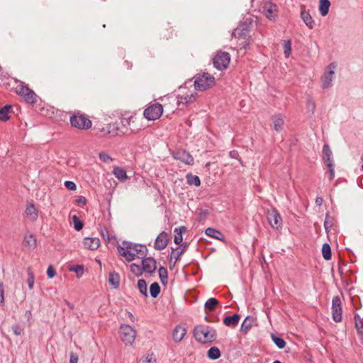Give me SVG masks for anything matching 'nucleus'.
<instances>
[{"label": "nucleus", "mask_w": 363, "mask_h": 363, "mask_svg": "<svg viewBox=\"0 0 363 363\" xmlns=\"http://www.w3.org/2000/svg\"><path fill=\"white\" fill-rule=\"evenodd\" d=\"M119 254L124 257L128 262L134 260L136 257H143L146 255L147 248L145 245L123 242V246L118 247Z\"/></svg>", "instance_id": "obj_1"}, {"label": "nucleus", "mask_w": 363, "mask_h": 363, "mask_svg": "<svg viewBox=\"0 0 363 363\" xmlns=\"http://www.w3.org/2000/svg\"><path fill=\"white\" fill-rule=\"evenodd\" d=\"M194 335L196 340L201 343L212 342L216 339V330L208 325H199L195 327Z\"/></svg>", "instance_id": "obj_2"}, {"label": "nucleus", "mask_w": 363, "mask_h": 363, "mask_svg": "<svg viewBox=\"0 0 363 363\" xmlns=\"http://www.w3.org/2000/svg\"><path fill=\"white\" fill-rule=\"evenodd\" d=\"M215 84V78L208 73L196 74L194 77V86L197 91H206Z\"/></svg>", "instance_id": "obj_3"}, {"label": "nucleus", "mask_w": 363, "mask_h": 363, "mask_svg": "<svg viewBox=\"0 0 363 363\" xmlns=\"http://www.w3.org/2000/svg\"><path fill=\"white\" fill-rule=\"evenodd\" d=\"M69 122L72 127L81 130H89L92 126L91 121L80 112L73 113L69 118Z\"/></svg>", "instance_id": "obj_4"}, {"label": "nucleus", "mask_w": 363, "mask_h": 363, "mask_svg": "<svg viewBox=\"0 0 363 363\" xmlns=\"http://www.w3.org/2000/svg\"><path fill=\"white\" fill-rule=\"evenodd\" d=\"M120 335L121 340L126 345H131L135 339L136 331L129 325H122L120 328Z\"/></svg>", "instance_id": "obj_5"}, {"label": "nucleus", "mask_w": 363, "mask_h": 363, "mask_svg": "<svg viewBox=\"0 0 363 363\" xmlns=\"http://www.w3.org/2000/svg\"><path fill=\"white\" fill-rule=\"evenodd\" d=\"M16 89V93L22 96L26 102L29 104L36 103L37 95L28 86L21 84L17 86Z\"/></svg>", "instance_id": "obj_6"}, {"label": "nucleus", "mask_w": 363, "mask_h": 363, "mask_svg": "<svg viewBox=\"0 0 363 363\" xmlns=\"http://www.w3.org/2000/svg\"><path fill=\"white\" fill-rule=\"evenodd\" d=\"M163 113V107L160 104L156 103L145 109L143 115L150 121L158 119Z\"/></svg>", "instance_id": "obj_7"}, {"label": "nucleus", "mask_w": 363, "mask_h": 363, "mask_svg": "<svg viewBox=\"0 0 363 363\" xmlns=\"http://www.w3.org/2000/svg\"><path fill=\"white\" fill-rule=\"evenodd\" d=\"M230 61V56L227 52H218L213 58L214 67L219 69L223 70L228 67Z\"/></svg>", "instance_id": "obj_8"}, {"label": "nucleus", "mask_w": 363, "mask_h": 363, "mask_svg": "<svg viewBox=\"0 0 363 363\" xmlns=\"http://www.w3.org/2000/svg\"><path fill=\"white\" fill-rule=\"evenodd\" d=\"M336 68V65L335 63H330L326 68V71L325 72L323 77V84L322 86L323 89L328 88L332 86V82L333 79V77L335 74V69Z\"/></svg>", "instance_id": "obj_9"}, {"label": "nucleus", "mask_w": 363, "mask_h": 363, "mask_svg": "<svg viewBox=\"0 0 363 363\" xmlns=\"http://www.w3.org/2000/svg\"><path fill=\"white\" fill-rule=\"evenodd\" d=\"M333 319L335 322L339 323L342 320V305L339 296H335L332 301Z\"/></svg>", "instance_id": "obj_10"}, {"label": "nucleus", "mask_w": 363, "mask_h": 363, "mask_svg": "<svg viewBox=\"0 0 363 363\" xmlns=\"http://www.w3.org/2000/svg\"><path fill=\"white\" fill-rule=\"evenodd\" d=\"M274 229L280 234H285L289 231V228L284 226L280 214L275 209H274Z\"/></svg>", "instance_id": "obj_11"}, {"label": "nucleus", "mask_w": 363, "mask_h": 363, "mask_svg": "<svg viewBox=\"0 0 363 363\" xmlns=\"http://www.w3.org/2000/svg\"><path fill=\"white\" fill-rule=\"evenodd\" d=\"M103 136L114 137L119 134L120 129L117 123H108L101 129Z\"/></svg>", "instance_id": "obj_12"}, {"label": "nucleus", "mask_w": 363, "mask_h": 363, "mask_svg": "<svg viewBox=\"0 0 363 363\" xmlns=\"http://www.w3.org/2000/svg\"><path fill=\"white\" fill-rule=\"evenodd\" d=\"M169 238L167 233L165 232H162L158 235L156 238L154 247L157 250H164L168 245Z\"/></svg>", "instance_id": "obj_13"}, {"label": "nucleus", "mask_w": 363, "mask_h": 363, "mask_svg": "<svg viewBox=\"0 0 363 363\" xmlns=\"http://www.w3.org/2000/svg\"><path fill=\"white\" fill-rule=\"evenodd\" d=\"M173 156L176 160H180L186 164H192L194 163L193 157L186 150H177L173 154Z\"/></svg>", "instance_id": "obj_14"}, {"label": "nucleus", "mask_w": 363, "mask_h": 363, "mask_svg": "<svg viewBox=\"0 0 363 363\" xmlns=\"http://www.w3.org/2000/svg\"><path fill=\"white\" fill-rule=\"evenodd\" d=\"M143 269L147 273L152 274L157 269L156 260L152 257L144 258L142 261Z\"/></svg>", "instance_id": "obj_15"}, {"label": "nucleus", "mask_w": 363, "mask_h": 363, "mask_svg": "<svg viewBox=\"0 0 363 363\" xmlns=\"http://www.w3.org/2000/svg\"><path fill=\"white\" fill-rule=\"evenodd\" d=\"M187 246H188L187 242H184V243L181 244L180 247L172 249V252L171 257H170V262H172V259H174L173 266L175 265L179 259L180 256L185 252Z\"/></svg>", "instance_id": "obj_16"}, {"label": "nucleus", "mask_w": 363, "mask_h": 363, "mask_svg": "<svg viewBox=\"0 0 363 363\" xmlns=\"http://www.w3.org/2000/svg\"><path fill=\"white\" fill-rule=\"evenodd\" d=\"M186 333V330L184 326L177 325L173 330L172 336L175 342H179L182 340Z\"/></svg>", "instance_id": "obj_17"}, {"label": "nucleus", "mask_w": 363, "mask_h": 363, "mask_svg": "<svg viewBox=\"0 0 363 363\" xmlns=\"http://www.w3.org/2000/svg\"><path fill=\"white\" fill-rule=\"evenodd\" d=\"M84 245L89 250H95L100 246V240L97 238H85Z\"/></svg>", "instance_id": "obj_18"}, {"label": "nucleus", "mask_w": 363, "mask_h": 363, "mask_svg": "<svg viewBox=\"0 0 363 363\" xmlns=\"http://www.w3.org/2000/svg\"><path fill=\"white\" fill-rule=\"evenodd\" d=\"M323 160L326 165L333 162V152L328 144L323 145Z\"/></svg>", "instance_id": "obj_19"}, {"label": "nucleus", "mask_w": 363, "mask_h": 363, "mask_svg": "<svg viewBox=\"0 0 363 363\" xmlns=\"http://www.w3.org/2000/svg\"><path fill=\"white\" fill-rule=\"evenodd\" d=\"M240 318V315L236 313L231 316H226L223 320V323L226 326L235 327L238 324Z\"/></svg>", "instance_id": "obj_20"}, {"label": "nucleus", "mask_w": 363, "mask_h": 363, "mask_svg": "<svg viewBox=\"0 0 363 363\" xmlns=\"http://www.w3.org/2000/svg\"><path fill=\"white\" fill-rule=\"evenodd\" d=\"M301 18L309 28H313L315 23L309 12L305 10L301 11Z\"/></svg>", "instance_id": "obj_21"}, {"label": "nucleus", "mask_w": 363, "mask_h": 363, "mask_svg": "<svg viewBox=\"0 0 363 363\" xmlns=\"http://www.w3.org/2000/svg\"><path fill=\"white\" fill-rule=\"evenodd\" d=\"M196 94H191L190 95L186 96H182L179 97L177 104L179 106L183 104V105H187L189 104L193 103L196 99Z\"/></svg>", "instance_id": "obj_22"}, {"label": "nucleus", "mask_w": 363, "mask_h": 363, "mask_svg": "<svg viewBox=\"0 0 363 363\" xmlns=\"http://www.w3.org/2000/svg\"><path fill=\"white\" fill-rule=\"evenodd\" d=\"M254 323V318L251 315H247L245 320H243L241 327L240 331L244 333H247L249 330L252 328Z\"/></svg>", "instance_id": "obj_23"}, {"label": "nucleus", "mask_w": 363, "mask_h": 363, "mask_svg": "<svg viewBox=\"0 0 363 363\" xmlns=\"http://www.w3.org/2000/svg\"><path fill=\"white\" fill-rule=\"evenodd\" d=\"M284 121L281 114L279 113L274 117V129L277 131L284 130Z\"/></svg>", "instance_id": "obj_24"}, {"label": "nucleus", "mask_w": 363, "mask_h": 363, "mask_svg": "<svg viewBox=\"0 0 363 363\" xmlns=\"http://www.w3.org/2000/svg\"><path fill=\"white\" fill-rule=\"evenodd\" d=\"M330 6L329 0H319V11L323 16H325L328 13Z\"/></svg>", "instance_id": "obj_25"}, {"label": "nucleus", "mask_w": 363, "mask_h": 363, "mask_svg": "<svg viewBox=\"0 0 363 363\" xmlns=\"http://www.w3.org/2000/svg\"><path fill=\"white\" fill-rule=\"evenodd\" d=\"M206 234L211 237L216 238L219 240H224V235L218 230L213 228H208L206 231Z\"/></svg>", "instance_id": "obj_26"}, {"label": "nucleus", "mask_w": 363, "mask_h": 363, "mask_svg": "<svg viewBox=\"0 0 363 363\" xmlns=\"http://www.w3.org/2000/svg\"><path fill=\"white\" fill-rule=\"evenodd\" d=\"M186 228L185 226H181L174 229V233L176 235H174V241L176 244H182V233L186 232Z\"/></svg>", "instance_id": "obj_27"}, {"label": "nucleus", "mask_w": 363, "mask_h": 363, "mask_svg": "<svg viewBox=\"0 0 363 363\" xmlns=\"http://www.w3.org/2000/svg\"><path fill=\"white\" fill-rule=\"evenodd\" d=\"M108 283L115 289L119 287L120 285V276L118 273L111 272L108 276Z\"/></svg>", "instance_id": "obj_28"}, {"label": "nucleus", "mask_w": 363, "mask_h": 363, "mask_svg": "<svg viewBox=\"0 0 363 363\" xmlns=\"http://www.w3.org/2000/svg\"><path fill=\"white\" fill-rule=\"evenodd\" d=\"M27 216L32 220H35L38 218V212L33 204L28 205L26 209Z\"/></svg>", "instance_id": "obj_29"}, {"label": "nucleus", "mask_w": 363, "mask_h": 363, "mask_svg": "<svg viewBox=\"0 0 363 363\" xmlns=\"http://www.w3.org/2000/svg\"><path fill=\"white\" fill-rule=\"evenodd\" d=\"M248 35V30L247 29L241 28L240 27L237 28L233 33V36L238 39L245 40Z\"/></svg>", "instance_id": "obj_30"}, {"label": "nucleus", "mask_w": 363, "mask_h": 363, "mask_svg": "<svg viewBox=\"0 0 363 363\" xmlns=\"http://www.w3.org/2000/svg\"><path fill=\"white\" fill-rule=\"evenodd\" d=\"M207 356L211 359H218L220 357V350L217 347H212L208 350Z\"/></svg>", "instance_id": "obj_31"}, {"label": "nucleus", "mask_w": 363, "mask_h": 363, "mask_svg": "<svg viewBox=\"0 0 363 363\" xmlns=\"http://www.w3.org/2000/svg\"><path fill=\"white\" fill-rule=\"evenodd\" d=\"M11 108V106L6 105L3 108L0 109V120L3 121H6L9 119V111Z\"/></svg>", "instance_id": "obj_32"}, {"label": "nucleus", "mask_w": 363, "mask_h": 363, "mask_svg": "<svg viewBox=\"0 0 363 363\" xmlns=\"http://www.w3.org/2000/svg\"><path fill=\"white\" fill-rule=\"evenodd\" d=\"M24 244L28 247L33 249L36 245V239L33 235H26L24 238Z\"/></svg>", "instance_id": "obj_33"}, {"label": "nucleus", "mask_w": 363, "mask_h": 363, "mask_svg": "<svg viewBox=\"0 0 363 363\" xmlns=\"http://www.w3.org/2000/svg\"><path fill=\"white\" fill-rule=\"evenodd\" d=\"M186 180H187V183L189 185H194L195 186H199L201 184L200 179L196 175L188 174L186 175Z\"/></svg>", "instance_id": "obj_34"}, {"label": "nucleus", "mask_w": 363, "mask_h": 363, "mask_svg": "<svg viewBox=\"0 0 363 363\" xmlns=\"http://www.w3.org/2000/svg\"><path fill=\"white\" fill-rule=\"evenodd\" d=\"M150 296L152 298H156L160 293V286L157 282L152 283L150 286Z\"/></svg>", "instance_id": "obj_35"}, {"label": "nucleus", "mask_w": 363, "mask_h": 363, "mask_svg": "<svg viewBox=\"0 0 363 363\" xmlns=\"http://www.w3.org/2000/svg\"><path fill=\"white\" fill-rule=\"evenodd\" d=\"M113 172L115 177L118 179H125L127 178L126 172L123 168L118 167H115Z\"/></svg>", "instance_id": "obj_36"}, {"label": "nucleus", "mask_w": 363, "mask_h": 363, "mask_svg": "<svg viewBox=\"0 0 363 363\" xmlns=\"http://www.w3.org/2000/svg\"><path fill=\"white\" fill-rule=\"evenodd\" d=\"M218 304H219V301L216 298H210L205 303V307H206V308L212 311L215 309L216 306H218Z\"/></svg>", "instance_id": "obj_37"}, {"label": "nucleus", "mask_w": 363, "mask_h": 363, "mask_svg": "<svg viewBox=\"0 0 363 363\" xmlns=\"http://www.w3.org/2000/svg\"><path fill=\"white\" fill-rule=\"evenodd\" d=\"M323 257L325 260H329L331 258V249L328 243H325L322 247Z\"/></svg>", "instance_id": "obj_38"}, {"label": "nucleus", "mask_w": 363, "mask_h": 363, "mask_svg": "<svg viewBox=\"0 0 363 363\" xmlns=\"http://www.w3.org/2000/svg\"><path fill=\"white\" fill-rule=\"evenodd\" d=\"M138 287L140 292L145 296H147V286L144 279H140L138 281Z\"/></svg>", "instance_id": "obj_39"}, {"label": "nucleus", "mask_w": 363, "mask_h": 363, "mask_svg": "<svg viewBox=\"0 0 363 363\" xmlns=\"http://www.w3.org/2000/svg\"><path fill=\"white\" fill-rule=\"evenodd\" d=\"M159 277L162 283L164 284L167 282L168 274L167 270L164 267H160L158 269Z\"/></svg>", "instance_id": "obj_40"}, {"label": "nucleus", "mask_w": 363, "mask_h": 363, "mask_svg": "<svg viewBox=\"0 0 363 363\" xmlns=\"http://www.w3.org/2000/svg\"><path fill=\"white\" fill-rule=\"evenodd\" d=\"M138 363H156V358L152 353L147 354L139 360Z\"/></svg>", "instance_id": "obj_41"}, {"label": "nucleus", "mask_w": 363, "mask_h": 363, "mask_svg": "<svg viewBox=\"0 0 363 363\" xmlns=\"http://www.w3.org/2000/svg\"><path fill=\"white\" fill-rule=\"evenodd\" d=\"M284 53L286 57H289L291 51V40L283 41Z\"/></svg>", "instance_id": "obj_42"}, {"label": "nucleus", "mask_w": 363, "mask_h": 363, "mask_svg": "<svg viewBox=\"0 0 363 363\" xmlns=\"http://www.w3.org/2000/svg\"><path fill=\"white\" fill-rule=\"evenodd\" d=\"M28 277L27 282H28V287L30 289H33V285H34V281H35V277H34L33 272H32V270L30 268L28 269Z\"/></svg>", "instance_id": "obj_43"}, {"label": "nucleus", "mask_w": 363, "mask_h": 363, "mask_svg": "<svg viewBox=\"0 0 363 363\" xmlns=\"http://www.w3.org/2000/svg\"><path fill=\"white\" fill-rule=\"evenodd\" d=\"M333 218L329 216L328 213H326L325 219L324 221V227L327 232H328L330 229V228L333 226Z\"/></svg>", "instance_id": "obj_44"}, {"label": "nucleus", "mask_w": 363, "mask_h": 363, "mask_svg": "<svg viewBox=\"0 0 363 363\" xmlns=\"http://www.w3.org/2000/svg\"><path fill=\"white\" fill-rule=\"evenodd\" d=\"M130 267V271L135 275L138 277L142 274L143 268H141L140 267V265L133 263V264H131Z\"/></svg>", "instance_id": "obj_45"}, {"label": "nucleus", "mask_w": 363, "mask_h": 363, "mask_svg": "<svg viewBox=\"0 0 363 363\" xmlns=\"http://www.w3.org/2000/svg\"><path fill=\"white\" fill-rule=\"evenodd\" d=\"M274 344H275L279 349H283L286 346V342L284 339L274 335Z\"/></svg>", "instance_id": "obj_46"}, {"label": "nucleus", "mask_w": 363, "mask_h": 363, "mask_svg": "<svg viewBox=\"0 0 363 363\" xmlns=\"http://www.w3.org/2000/svg\"><path fill=\"white\" fill-rule=\"evenodd\" d=\"M74 226L76 230L79 231L83 228V223L79 220L77 216H74L73 218Z\"/></svg>", "instance_id": "obj_47"}, {"label": "nucleus", "mask_w": 363, "mask_h": 363, "mask_svg": "<svg viewBox=\"0 0 363 363\" xmlns=\"http://www.w3.org/2000/svg\"><path fill=\"white\" fill-rule=\"evenodd\" d=\"M70 270L76 272L78 277H81L84 274V267L82 265H77L71 268Z\"/></svg>", "instance_id": "obj_48"}, {"label": "nucleus", "mask_w": 363, "mask_h": 363, "mask_svg": "<svg viewBox=\"0 0 363 363\" xmlns=\"http://www.w3.org/2000/svg\"><path fill=\"white\" fill-rule=\"evenodd\" d=\"M99 157L101 161L106 163H109L112 161V158L105 152H100Z\"/></svg>", "instance_id": "obj_49"}, {"label": "nucleus", "mask_w": 363, "mask_h": 363, "mask_svg": "<svg viewBox=\"0 0 363 363\" xmlns=\"http://www.w3.org/2000/svg\"><path fill=\"white\" fill-rule=\"evenodd\" d=\"M315 108V102L310 98L307 100V109L309 111H311L312 113H314Z\"/></svg>", "instance_id": "obj_50"}, {"label": "nucleus", "mask_w": 363, "mask_h": 363, "mask_svg": "<svg viewBox=\"0 0 363 363\" xmlns=\"http://www.w3.org/2000/svg\"><path fill=\"white\" fill-rule=\"evenodd\" d=\"M327 166L329 168V179L332 180L335 177V165L333 163H330Z\"/></svg>", "instance_id": "obj_51"}, {"label": "nucleus", "mask_w": 363, "mask_h": 363, "mask_svg": "<svg viewBox=\"0 0 363 363\" xmlns=\"http://www.w3.org/2000/svg\"><path fill=\"white\" fill-rule=\"evenodd\" d=\"M65 186L67 189L72 191H74L77 189L76 184L72 181H66L65 182Z\"/></svg>", "instance_id": "obj_52"}, {"label": "nucleus", "mask_w": 363, "mask_h": 363, "mask_svg": "<svg viewBox=\"0 0 363 363\" xmlns=\"http://www.w3.org/2000/svg\"><path fill=\"white\" fill-rule=\"evenodd\" d=\"M48 278H53L56 275V272L52 265H50L47 269Z\"/></svg>", "instance_id": "obj_53"}, {"label": "nucleus", "mask_w": 363, "mask_h": 363, "mask_svg": "<svg viewBox=\"0 0 363 363\" xmlns=\"http://www.w3.org/2000/svg\"><path fill=\"white\" fill-rule=\"evenodd\" d=\"M229 155L231 158L237 159L240 161V164H242L241 160L239 157V153L237 150H232L229 152Z\"/></svg>", "instance_id": "obj_54"}, {"label": "nucleus", "mask_w": 363, "mask_h": 363, "mask_svg": "<svg viewBox=\"0 0 363 363\" xmlns=\"http://www.w3.org/2000/svg\"><path fill=\"white\" fill-rule=\"evenodd\" d=\"M13 331L15 335H20L22 333V329L18 325H14L12 326Z\"/></svg>", "instance_id": "obj_55"}, {"label": "nucleus", "mask_w": 363, "mask_h": 363, "mask_svg": "<svg viewBox=\"0 0 363 363\" xmlns=\"http://www.w3.org/2000/svg\"><path fill=\"white\" fill-rule=\"evenodd\" d=\"M78 362V356L74 352L70 353V359L69 363H77Z\"/></svg>", "instance_id": "obj_56"}, {"label": "nucleus", "mask_w": 363, "mask_h": 363, "mask_svg": "<svg viewBox=\"0 0 363 363\" xmlns=\"http://www.w3.org/2000/svg\"><path fill=\"white\" fill-rule=\"evenodd\" d=\"M4 286H3L2 283H0V303H4Z\"/></svg>", "instance_id": "obj_57"}, {"label": "nucleus", "mask_w": 363, "mask_h": 363, "mask_svg": "<svg viewBox=\"0 0 363 363\" xmlns=\"http://www.w3.org/2000/svg\"><path fill=\"white\" fill-rule=\"evenodd\" d=\"M267 17L269 19L272 17V5L269 4L267 9Z\"/></svg>", "instance_id": "obj_58"}, {"label": "nucleus", "mask_w": 363, "mask_h": 363, "mask_svg": "<svg viewBox=\"0 0 363 363\" xmlns=\"http://www.w3.org/2000/svg\"><path fill=\"white\" fill-rule=\"evenodd\" d=\"M77 201V203L78 204H83V205H84V204L86 203V199H85L84 197H83V196H80L79 198H78V199H77V201Z\"/></svg>", "instance_id": "obj_59"}, {"label": "nucleus", "mask_w": 363, "mask_h": 363, "mask_svg": "<svg viewBox=\"0 0 363 363\" xmlns=\"http://www.w3.org/2000/svg\"><path fill=\"white\" fill-rule=\"evenodd\" d=\"M356 328L358 333H363V325L361 323L360 325L356 322Z\"/></svg>", "instance_id": "obj_60"}, {"label": "nucleus", "mask_w": 363, "mask_h": 363, "mask_svg": "<svg viewBox=\"0 0 363 363\" xmlns=\"http://www.w3.org/2000/svg\"><path fill=\"white\" fill-rule=\"evenodd\" d=\"M323 200L322 197H319V196L316 197V199H315V204L317 206H320L323 204Z\"/></svg>", "instance_id": "obj_61"}, {"label": "nucleus", "mask_w": 363, "mask_h": 363, "mask_svg": "<svg viewBox=\"0 0 363 363\" xmlns=\"http://www.w3.org/2000/svg\"><path fill=\"white\" fill-rule=\"evenodd\" d=\"M102 236L104 240H109V235L107 231H106V233H102Z\"/></svg>", "instance_id": "obj_62"}, {"label": "nucleus", "mask_w": 363, "mask_h": 363, "mask_svg": "<svg viewBox=\"0 0 363 363\" xmlns=\"http://www.w3.org/2000/svg\"><path fill=\"white\" fill-rule=\"evenodd\" d=\"M270 308H267V310H266V315L269 319V321L271 322V319H270Z\"/></svg>", "instance_id": "obj_63"}, {"label": "nucleus", "mask_w": 363, "mask_h": 363, "mask_svg": "<svg viewBox=\"0 0 363 363\" xmlns=\"http://www.w3.org/2000/svg\"><path fill=\"white\" fill-rule=\"evenodd\" d=\"M128 317L131 319V320H133L134 318V316L131 313H128Z\"/></svg>", "instance_id": "obj_64"}]
</instances>
